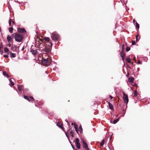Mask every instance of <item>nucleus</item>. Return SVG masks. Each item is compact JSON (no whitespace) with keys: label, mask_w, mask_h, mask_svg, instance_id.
Listing matches in <instances>:
<instances>
[{"label":"nucleus","mask_w":150,"mask_h":150,"mask_svg":"<svg viewBox=\"0 0 150 150\" xmlns=\"http://www.w3.org/2000/svg\"><path fill=\"white\" fill-rule=\"evenodd\" d=\"M43 40H45L47 42V43L49 42L50 44V47H49L46 46L45 48V51L47 53H49L50 52V48L52 47V43L50 40V39L49 37H45L43 38Z\"/></svg>","instance_id":"obj_1"},{"label":"nucleus","mask_w":150,"mask_h":150,"mask_svg":"<svg viewBox=\"0 0 150 150\" xmlns=\"http://www.w3.org/2000/svg\"><path fill=\"white\" fill-rule=\"evenodd\" d=\"M13 35L14 36L16 41L19 42L22 41L23 38L22 35L17 33H14L13 34Z\"/></svg>","instance_id":"obj_2"},{"label":"nucleus","mask_w":150,"mask_h":150,"mask_svg":"<svg viewBox=\"0 0 150 150\" xmlns=\"http://www.w3.org/2000/svg\"><path fill=\"white\" fill-rule=\"evenodd\" d=\"M51 59L49 58L46 59H43L42 61V64L46 66H48L51 63Z\"/></svg>","instance_id":"obj_3"},{"label":"nucleus","mask_w":150,"mask_h":150,"mask_svg":"<svg viewBox=\"0 0 150 150\" xmlns=\"http://www.w3.org/2000/svg\"><path fill=\"white\" fill-rule=\"evenodd\" d=\"M51 37L52 40L54 41L58 40L59 37V34L55 32L52 33Z\"/></svg>","instance_id":"obj_4"},{"label":"nucleus","mask_w":150,"mask_h":150,"mask_svg":"<svg viewBox=\"0 0 150 150\" xmlns=\"http://www.w3.org/2000/svg\"><path fill=\"white\" fill-rule=\"evenodd\" d=\"M123 99L124 102L126 103L127 105L129 99L128 98V95L125 94L124 93H123Z\"/></svg>","instance_id":"obj_5"},{"label":"nucleus","mask_w":150,"mask_h":150,"mask_svg":"<svg viewBox=\"0 0 150 150\" xmlns=\"http://www.w3.org/2000/svg\"><path fill=\"white\" fill-rule=\"evenodd\" d=\"M18 31L21 33H26V31L24 28H18Z\"/></svg>","instance_id":"obj_6"},{"label":"nucleus","mask_w":150,"mask_h":150,"mask_svg":"<svg viewBox=\"0 0 150 150\" xmlns=\"http://www.w3.org/2000/svg\"><path fill=\"white\" fill-rule=\"evenodd\" d=\"M82 141L83 142V148H85L88 146L87 144L84 141L83 139H82Z\"/></svg>","instance_id":"obj_7"},{"label":"nucleus","mask_w":150,"mask_h":150,"mask_svg":"<svg viewBox=\"0 0 150 150\" xmlns=\"http://www.w3.org/2000/svg\"><path fill=\"white\" fill-rule=\"evenodd\" d=\"M120 56L122 57L123 60H124V58L125 57V54L123 51H122L120 53Z\"/></svg>","instance_id":"obj_8"},{"label":"nucleus","mask_w":150,"mask_h":150,"mask_svg":"<svg viewBox=\"0 0 150 150\" xmlns=\"http://www.w3.org/2000/svg\"><path fill=\"white\" fill-rule=\"evenodd\" d=\"M62 124L60 122H58L57 124V125L59 127L63 130V127L62 126Z\"/></svg>","instance_id":"obj_9"},{"label":"nucleus","mask_w":150,"mask_h":150,"mask_svg":"<svg viewBox=\"0 0 150 150\" xmlns=\"http://www.w3.org/2000/svg\"><path fill=\"white\" fill-rule=\"evenodd\" d=\"M7 40L9 43H11L12 41V38L11 36L8 35L7 38Z\"/></svg>","instance_id":"obj_10"},{"label":"nucleus","mask_w":150,"mask_h":150,"mask_svg":"<svg viewBox=\"0 0 150 150\" xmlns=\"http://www.w3.org/2000/svg\"><path fill=\"white\" fill-rule=\"evenodd\" d=\"M30 52L32 53V54L34 55H35L37 54V52L36 50H33L32 49H31Z\"/></svg>","instance_id":"obj_11"},{"label":"nucleus","mask_w":150,"mask_h":150,"mask_svg":"<svg viewBox=\"0 0 150 150\" xmlns=\"http://www.w3.org/2000/svg\"><path fill=\"white\" fill-rule=\"evenodd\" d=\"M109 106L110 109L111 110L114 109L113 105L109 102H108Z\"/></svg>","instance_id":"obj_12"},{"label":"nucleus","mask_w":150,"mask_h":150,"mask_svg":"<svg viewBox=\"0 0 150 150\" xmlns=\"http://www.w3.org/2000/svg\"><path fill=\"white\" fill-rule=\"evenodd\" d=\"M128 81L129 82L132 83L134 81V78L132 77H130L129 78Z\"/></svg>","instance_id":"obj_13"},{"label":"nucleus","mask_w":150,"mask_h":150,"mask_svg":"<svg viewBox=\"0 0 150 150\" xmlns=\"http://www.w3.org/2000/svg\"><path fill=\"white\" fill-rule=\"evenodd\" d=\"M12 49L13 51H16L17 49V46L15 45L12 46Z\"/></svg>","instance_id":"obj_14"},{"label":"nucleus","mask_w":150,"mask_h":150,"mask_svg":"<svg viewBox=\"0 0 150 150\" xmlns=\"http://www.w3.org/2000/svg\"><path fill=\"white\" fill-rule=\"evenodd\" d=\"M3 74L4 76H5L8 78L9 77V76L8 75V74L6 73V71H3Z\"/></svg>","instance_id":"obj_15"},{"label":"nucleus","mask_w":150,"mask_h":150,"mask_svg":"<svg viewBox=\"0 0 150 150\" xmlns=\"http://www.w3.org/2000/svg\"><path fill=\"white\" fill-rule=\"evenodd\" d=\"M24 98L26 99V100H28L29 102H30V99L29 98V97H28V96H25V95H24Z\"/></svg>","instance_id":"obj_16"},{"label":"nucleus","mask_w":150,"mask_h":150,"mask_svg":"<svg viewBox=\"0 0 150 150\" xmlns=\"http://www.w3.org/2000/svg\"><path fill=\"white\" fill-rule=\"evenodd\" d=\"M10 56L11 57L14 58L16 57V54L13 53L12 52H10Z\"/></svg>","instance_id":"obj_17"},{"label":"nucleus","mask_w":150,"mask_h":150,"mask_svg":"<svg viewBox=\"0 0 150 150\" xmlns=\"http://www.w3.org/2000/svg\"><path fill=\"white\" fill-rule=\"evenodd\" d=\"M18 89L19 91H21L23 90V88L22 86L19 85L18 86Z\"/></svg>","instance_id":"obj_18"},{"label":"nucleus","mask_w":150,"mask_h":150,"mask_svg":"<svg viewBox=\"0 0 150 150\" xmlns=\"http://www.w3.org/2000/svg\"><path fill=\"white\" fill-rule=\"evenodd\" d=\"M79 139L78 138H76L75 139V144H76V145L78 143H79Z\"/></svg>","instance_id":"obj_19"},{"label":"nucleus","mask_w":150,"mask_h":150,"mask_svg":"<svg viewBox=\"0 0 150 150\" xmlns=\"http://www.w3.org/2000/svg\"><path fill=\"white\" fill-rule=\"evenodd\" d=\"M79 131L81 133L82 132V129L81 125L79 127Z\"/></svg>","instance_id":"obj_20"},{"label":"nucleus","mask_w":150,"mask_h":150,"mask_svg":"<svg viewBox=\"0 0 150 150\" xmlns=\"http://www.w3.org/2000/svg\"><path fill=\"white\" fill-rule=\"evenodd\" d=\"M76 148L78 149H80V143H78V144L76 145Z\"/></svg>","instance_id":"obj_21"},{"label":"nucleus","mask_w":150,"mask_h":150,"mask_svg":"<svg viewBox=\"0 0 150 150\" xmlns=\"http://www.w3.org/2000/svg\"><path fill=\"white\" fill-rule=\"evenodd\" d=\"M126 61L129 63H131V59L129 58H126Z\"/></svg>","instance_id":"obj_22"},{"label":"nucleus","mask_w":150,"mask_h":150,"mask_svg":"<svg viewBox=\"0 0 150 150\" xmlns=\"http://www.w3.org/2000/svg\"><path fill=\"white\" fill-rule=\"evenodd\" d=\"M9 30L10 32L11 33H13V28L12 27H11L9 28Z\"/></svg>","instance_id":"obj_23"},{"label":"nucleus","mask_w":150,"mask_h":150,"mask_svg":"<svg viewBox=\"0 0 150 150\" xmlns=\"http://www.w3.org/2000/svg\"><path fill=\"white\" fill-rule=\"evenodd\" d=\"M119 120V119H117L113 121V123L114 124H115Z\"/></svg>","instance_id":"obj_24"},{"label":"nucleus","mask_w":150,"mask_h":150,"mask_svg":"<svg viewBox=\"0 0 150 150\" xmlns=\"http://www.w3.org/2000/svg\"><path fill=\"white\" fill-rule=\"evenodd\" d=\"M104 141H105L104 139H103L102 140V141L101 142L100 144V146H103V145L104 144Z\"/></svg>","instance_id":"obj_25"},{"label":"nucleus","mask_w":150,"mask_h":150,"mask_svg":"<svg viewBox=\"0 0 150 150\" xmlns=\"http://www.w3.org/2000/svg\"><path fill=\"white\" fill-rule=\"evenodd\" d=\"M137 91H134V97H136V96H137Z\"/></svg>","instance_id":"obj_26"},{"label":"nucleus","mask_w":150,"mask_h":150,"mask_svg":"<svg viewBox=\"0 0 150 150\" xmlns=\"http://www.w3.org/2000/svg\"><path fill=\"white\" fill-rule=\"evenodd\" d=\"M138 34H137L136 36V42H138L140 38H139L138 39Z\"/></svg>","instance_id":"obj_27"},{"label":"nucleus","mask_w":150,"mask_h":150,"mask_svg":"<svg viewBox=\"0 0 150 150\" xmlns=\"http://www.w3.org/2000/svg\"><path fill=\"white\" fill-rule=\"evenodd\" d=\"M4 52H8L9 51V50L7 47H5L4 49Z\"/></svg>","instance_id":"obj_28"},{"label":"nucleus","mask_w":150,"mask_h":150,"mask_svg":"<svg viewBox=\"0 0 150 150\" xmlns=\"http://www.w3.org/2000/svg\"><path fill=\"white\" fill-rule=\"evenodd\" d=\"M136 26L137 28H139V25L137 22L136 23Z\"/></svg>","instance_id":"obj_29"},{"label":"nucleus","mask_w":150,"mask_h":150,"mask_svg":"<svg viewBox=\"0 0 150 150\" xmlns=\"http://www.w3.org/2000/svg\"><path fill=\"white\" fill-rule=\"evenodd\" d=\"M74 131H73V130H72L70 132V134H71V135L72 137H74L73 134L74 133Z\"/></svg>","instance_id":"obj_30"},{"label":"nucleus","mask_w":150,"mask_h":150,"mask_svg":"<svg viewBox=\"0 0 150 150\" xmlns=\"http://www.w3.org/2000/svg\"><path fill=\"white\" fill-rule=\"evenodd\" d=\"M65 134H66V135L67 136V138H68V139H69V133H68V132H66L65 133Z\"/></svg>","instance_id":"obj_31"},{"label":"nucleus","mask_w":150,"mask_h":150,"mask_svg":"<svg viewBox=\"0 0 150 150\" xmlns=\"http://www.w3.org/2000/svg\"><path fill=\"white\" fill-rule=\"evenodd\" d=\"M130 48L128 47H127L126 48V51L127 52L130 50Z\"/></svg>","instance_id":"obj_32"},{"label":"nucleus","mask_w":150,"mask_h":150,"mask_svg":"<svg viewBox=\"0 0 150 150\" xmlns=\"http://www.w3.org/2000/svg\"><path fill=\"white\" fill-rule=\"evenodd\" d=\"M9 81L10 82V83L11 84L12 86H13L14 85V83L11 80V79H9Z\"/></svg>","instance_id":"obj_33"},{"label":"nucleus","mask_w":150,"mask_h":150,"mask_svg":"<svg viewBox=\"0 0 150 150\" xmlns=\"http://www.w3.org/2000/svg\"><path fill=\"white\" fill-rule=\"evenodd\" d=\"M50 44L49 43V42L47 43V41L46 44V46H48L49 47H50Z\"/></svg>","instance_id":"obj_34"},{"label":"nucleus","mask_w":150,"mask_h":150,"mask_svg":"<svg viewBox=\"0 0 150 150\" xmlns=\"http://www.w3.org/2000/svg\"><path fill=\"white\" fill-rule=\"evenodd\" d=\"M74 127L75 129H78V126L77 124H74Z\"/></svg>","instance_id":"obj_35"},{"label":"nucleus","mask_w":150,"mask_h":150,"mask_svg":"<svg viewBox=\"0 0 150 150\" xmlns=\"http://www.w3.org/2000/svg\"><path fill=\"white\" fill-rule=\"evenodd\" d=\"M11 20L10 18V20L9 21V25L10 26H11Z\"/></svg>","instance_id":"obj_36"},{"label":"nucleus","mask_w":150,"mask_h":150,"mask_svg":"<svg viewBox=\"0 0 150 150\" xmlns=\"http://www.w3.org/2000/svg\"><path fill=\"white\" fill-rule=\"evenodd\" d=\"M30 98L31 99H32L33 100V101H35V100L34 98H33V97L30 96Z\"/></svg>","instance_id":"obj_37"},{"label":"nucleus","mask_w":150,"mask_h":150,"mask_svg":"<svg viewBox=\"0 0 150 150\" xmlns=\"http://www.w3.org/2000/svg\"><path fill=\"white\" fill-rule=\"evenodd\" d=\"M124 44H123L122 45V51H124Z\"/></svg>","instance_id":"obj_38"},{"label":"nucleus","mask_w":150,"mask_h":150,"mask_svg":"<svg viewBox=\"0 0 150 150\" xmlns=\"http://www.w3.org/2000/svg\"><path fill=\"white\" fill-rule=\"evenodd\" d=\"M135 44V42L134 41L132 40V45H134Z\"/></svg>","instance_id":"obj_39"},{"label":"nucleus","mask_w":150,"mask_h":150,"mask_svg":"<svg viewBox=\"0 0 150 150\" xmlns=\"http://www.w3.org/2000/svg\"><path fill=\"white\" fill-rule=\"evenodd\" d=\"M3 47V45L2 44L0 45V50H1V48Z\"/></svg>","instance_id":"obj_40"},{"label":"nucleus","mask_w":150,"mask_h":150,"mask_svg":"<svg viewBox=\"0 0 150 150\" xmlns=\"http://www.w3.org/2000/svg\"><path fill=\"white\" fill-rule=\"evenodd\" d=\"M4 57L5 58H7V57H8V55H4Z\"/></svg>","instance_id":"obj_41"},{"label":"nucleus","mask_w":150,"mask_h":150,"mask_svg":"<svg viewBox=\"0 0 150 150\" xmlns=\"http://www.w3.org/2000/svg\"><path fill=\"white\" fill-rule=\"evenodd\" d=\"M86 149V150H90L89 148H88V146L85 148Z\"/></svg>","instance_id":"obj_42"},{"label":"nucleus","mask_w":150,"mask_h":150,"mask_svg":"<svg viewBox=\"0 0 150 150\" xmlns=\"http://www.w3.org/2000/svg\"><path fill=\"white\" fill-rule=\"evenodd\" d=\"M11 44H8L7 45L8 46L10 47L11 46Z\"/></svg>","instance_id":"obj_43"},{"label":"nucleus","mask_w":150,"mask_h":150,"mask_svg":"<svg viewBox=\"0 0 150 150\" xmlns=\"http://www.w3.org/2000/svg\"><path fill=\"white\" fill-rule=\"evenodd\" d=\"M75 130L76 132L77 133H78V129H75Z\"/></svg>","instance_id":"obj_44"},{"label":"nucleus","mask_w":150,"mask_h":150,"mask_svg":"<svg viewBox=\"0 0 150 150\" xmlns=\"http://www.w3.org/2000/svg\"><path fill=\"white\" fill-rule=\"evenodd\" d=\"M129 72H128L127 74L126 75L127 77H128L129 76Z\"/></svg>","instance_id":"obj_45"},{"label":"nucleus","mask_w":150,"mask_h":150,"mask_svg":"<svg viewBox=\"0 0 150 150\" xmlns=\"http://www.w3.org/2000/svg\"><path fill=\"white\" fill-rule=\"evenodd\" d=\"M137 63H138V64H140L141 63V62L140 61H139H139Z\"/></svg>","instance_id":"obj_46"},{"label":"nucleus","mask_w":150,"mask_h":150,"mask_svg":"<svg viewBox=\"0 0 150 150\" xmlns=\"http://www.w3.org/2000/svg\"><path fill=\"white\" fill-rule=\"evenodd\" d=\"M133 60L135 61H136V59L135 57H134L133 58Z\"/></svg>","instance_id":"obj_47"},{"label":"nucleus","mask_w":150,"mask_h":150,"mask_svg":"<svg viewBox=\"0 0 150 150\" xmlns=\"http://www.w3.org/2000/svg\"><path fill=\"white\" fill-rule=\"evenodd\" d=\"M41 41V42H42L43 41L42 39L40 38L39 39Z\"/></svg>","instance_id":"obj_48"},{"label":"nucleus","mask_w":150,"mask_h":150,"mask_svg":"<svg viewBox=\"0 0 150 150\" xmlns=\"http://www.w3.org/2000/svg\"><path fill=\"white\" fill-rule=\"evenodd\" d=\"M1 53V54H2L3 53V50H1L0 52V53Z\"/></svg>","instance_id":"obj_49"},{"label":"nucleus","mask_w":150,"mask_h":150,"mask_svg":"<svg viewBox=\"0 0 150 150\" xmlns=\"http://www.w3.org/2000/svg\"><path fill=\"white\" fill-rule=\"evenodd\" d=\"M110 98L111 99H112L113 98V97L111 96H110Z\"/></svg>","instance_id":"obj_50"},{"label":"nucleus","mask_w":150,"mask_h":150,"mask_svg":"<svg viewBox=\"0 0 150 150\" xmlns=\"http://www.w3.org/2000/svg\"><path fill=\"white\" fill-rule=\"evenodd\" d=\"M133 23H134L135 22V20L134 19H133Z\"/></svg>","instance_id":"obj_51"},{"label":"nucleus","mask_w":150,"mask_h":150,"mask_svg":"<svg viewBox=\"0 0 150 150\" xmlns=\"http://www.w3.org/2000/svg\"><path fill=\"white\" fill-rule=\"evenodd\" d=\"M71 146H72V148H73V149H74V146H73L72 144H71Z\"/></svg>","instance_id":"obj_52"},{"label":"nucleus","mask_w":150,"mask_h":150,"mask_svg":"<svg viewBox=\"0 0 150 150\" xmlns=\"http://www.w3.org/2000/svg\"><path fill=\"white\" fill-rule=\"evenodd\" d=\"M24 47H23L22 48V50L23 51L24 50Z\"/></svg>","instance_id":"obj_53"},{"label":"nucleus","mask_w":150,"mask_h":150,"mask_svg":"<svg viewBox=\"0 0 150 150\" xmlns=\"http://www.w3.org/2000/svg\"><path fill=\"white\" fill-rule=\"evenodd\" d=\"M131 63L132 64H133V62H131Z\"/></svg>","instance_id":"obj_54"},{"label":"nucleus","mask_w":150,"mask_h":150,"mask_svg":"<svg viewBox=\"0 0 150 150\" xmlns=\"http://www.w3.org/2000/svg\"><path fill=\"white\" fill-rule=\"evenodd\" d=\"M12 23L13 24H14L15 23V22L13 21H12Z\"/></svg>","instance_id":"obj_55"},{"label":"nucleus","mask_w":150,"mask_h":150,"mask_svg":"<svg viewBox=\"0 0 150 150\" xmlns=\"http://www.w3.org/2000/svg\"><path fill=\"white\" fill-rule=\"evenodd\" d=\"M71 125H74V124L73 123H71Z\"/></svg>","instance_id":"obj_56"},{"label":"nucleus","mask_w":150,"mask_h":150,"mask_svg":"<svg viewBox=\"0 0 150 150\" xmlns=\"http://www.w3.org/2000/svg\"><path fill=\"white\" fill-rule=\"evenodd\" d=\"M1 31V29L0 28V32Z\"/></svg>","instance_id":"obj_57"},{"label":"nucleus","mask_w":150,"mask_h":150,"mask_svg":"<svg viewBox=\"0 0 150 150\" xmlns=\"http://www.w3.org/2000/svg\"><path fill=\"white\" fill-rule=\"evenodd\" d=\"M69 131V129L68 130V131Z\"/></svg>","instance_id":"obj_58"},{"label":"nucleus","mask_w":150,"mask_h":150,"mask_svg":"<svg viewBox=\"0 0 150 150\" xmlns=\"http://www.w3.org/2000/svg\"><path fill=\"white\" fill-rule=\"evenodd\" d=\"M123 111L124 110V109H123Z\"/></svg>","instance_id":"obj_59"},{"label":"nucleus","mask_w":150,"mask_h":150,"mask_svg":"<svg viewBox=\"0 0 150 150\" xmlns=\"http://www.w3.org/2000/svg\"><path fill=\"white\" fill-rule=\"evenodd\" d=\"M76 150H77V149H76Z\"/></svg>","instance_id":"obj_60"}]
</instances>
